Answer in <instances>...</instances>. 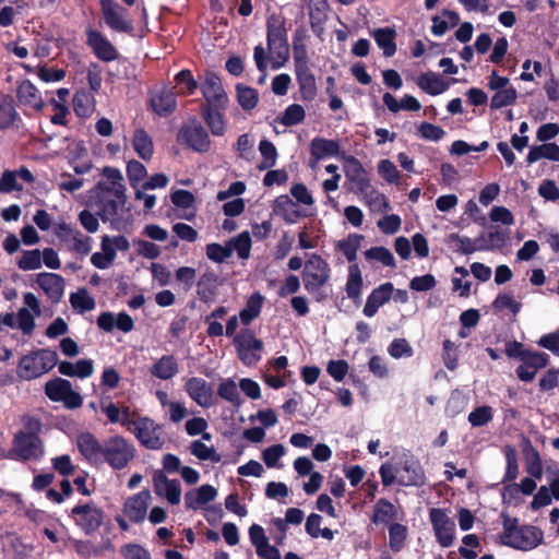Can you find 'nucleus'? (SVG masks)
I'll list each match as a JSON object with an SVG mask.
<instances>
[{"label": "nucleus", "mask_w": 559, "mask_h": 559, "mask_svg": "<svg viewBox=\"0 0 559 559\" xmlns=\"http://www.w3.org/2000/svg\"><path fill=\"white\" fill-rule=\"evenodd\" d=\"M285 19L273 14L266 20V44L270 51L271 67L283 68L289 59V44Z\"/></svg>", "instance_id": "nucleus-1"}, {"label": "nucleus", "mask_w": 559, "mask_h": 559, "mask_svg": "<svg viewBox=\"0 0 559 559\" xmlns=\"http://www.w3.org/2000/svg\"><path fill=\"white\" fill-rule=\"evenodd\" d=\"M301 276L305 289L314 297L316 301L322 302L328 298L321 289L331 276V269L324 259L319 254H312L306 261Z\"/></svg>", "instance_id": "nucleus-2"}, {"label": "nucleus", "mask_w": 559, "mask_h": 559, "mask_svg": "<svg viewBox=\"0 0 559 559\" xmlns=\"http://www.w3.org/2000/svg\"><path fill=\"white\" fill-rule=\"evenodd\" d=\"M100 464L107 463L112 469H123L135 456V448L122 436H112L104 441Z\"/></svg>", "instance_id": "nucleus-3"}, {"label": "nucleus", "mask_w": 559, "mask_h": 559, "mask_svg": "<svg viewBox=\"0 0 559 559\" xmlns=\"http://www.w3.org/2000/svg\"><path fill=\"white\" fill-rule=\"evenodd\" d=\"M58 361V356L51 349H38L21 358L19 376L24 380L36 379L50 371Z\"/></svg>", "instance_id": "nucleus-4"}, {"label": "nucleus", "mask_w": 559, "mask_h": 559, "mask_svg": "<svg viewBox=\"0 0 559 559\" xmlns=\"http://www.w3.org/2000/svg\"><path fill=\"white\" fill-rule=\"evenodd\" d=\"M44 454L43 442L36 431H17L14 435L12 448L8 453V459L14 461H36Z\"/></svg>", "instance_id": "nucleus-5"}, {"label": "nucleus", "mask_w": 559, "mask_h": 559, "mask_svg": "<svg viewBox=\"0 0 559 559\" xmlns=\"http://www.w3.org/2000/svg\"><path fill=\"white\" fill-rule=\"evenodd\" d=\"M74 524L85 534H95L104 524L105 512L95 502H80L69 513Z\"/></svg>", "instance_id": "nucleus-6"}, {"label": "nucleus", "mask_w": 559, "mask_h": 559, "mask_svg": "<svg viewBox=\"0 0 559 559\" xmlns=\"http://www.w3.org/2000/svg\"><path fill=\"white\" fill-rule=\"evenodd\" d=\"M179 143L197 153H207L211 148V138L205 127L195 118H189L177 134Z\"/></svg>", "instance_id": "nucleus-7"}, {"label": "nucleus", "mask_w": 559, "mask_h": 559, "mask_svg": "<svg viewBox=\"0 0 559 559\" xmlns=\"http://www.w3.org/2000/svg\"><path fill=\"white\" fill-rule=\"evenodd\" d=\"M239 360L246 366H255L261 359L263 342L255 337L253 330L241 329L233 338Z\"/></svg>", "instance_id": "nucleus-8"}, {"label": "nucleus", "mask_w": 559, "mask_h": 559, "mask_svg": "<svg viewBox=\"0 0 559 559\" xmlns=\"http://www.w3.org/2000/svg\"><path fill=\"white\" fill-rule=\"evenodd\" d=\"M95 205L98 207L97 215L100 219L106 223L112 218H115L120 207H122L127 201V197L121 200L115 197V192L110 190L108 183L104 181H99L94 190L93 195Z\"/></svg>", "instance_id": "nucleus-9"}, {"label": "nucleus", "mask_w": 559, "mask_h": 559, "mask_svg": "<svg viewBox=\"0 0 559 559\" xmlns=\"http://www.w3.org/2000/svg\"><path fill=\"white\" fill-rule=\"evenodd\" d=\"M200 90L204 98L200 108L228 106V95L223 87L221 78L215 72H205L200 84Z\"/></svg>", "instance_id": "nucleus-10"}, {"label": "nucleus", "mask_w": 559, "mask_h": 559, "mask_svg": "<svg viewBox=\"0 0 559 559\" xmlns=\"http://www.w3.org/2000/svg\"><path fill=\"white\" fill-rule=\"evenodd\" d=\"M429 520L438 544L443 548L451 547L455 537V523L449 518L445 509H429Z\"/></svg>", "instance_id": "nucleus-11"}, {"label": "nucleus", "mask_w": 559, "mask_h": 559, "mask_svg": "<svg viewBox=\"0 0 559 559\" xmlns=\"http://www.w3.org/2000/svg\"><path fill=\"white\" fill-rule=\"evenodd\" d=\"M102 14L106 25L116 32L130 34L133 31L132 21L128 19V11L115 0H99Z\"/></svg>", "instance_id": "nucleus-12"}, {"label": "nucleus", "mask_w": 559, "mask_h": 559, "mask_svg": "<svg viewBox=\"0 0 559 559\" xmlns=\"http://www.w3.org/2000/svg\"><path fill=\"white\" fill-rule=\"evenodd\" d=\"M159 430V425L150 417L144 416L136 419L132 432L144 448L150 450H160L164 447L165 441L157 433Z\"/></svg>", "instance_id": "nucleus-13"}, {"label": "nucleus", "mask_w": 559, "mask_h": 559, "mask_svg": "<svg viewBox=\"0 0 559 559\" xmlns=\"http://www.w3.org/2000/svg\"><path fill=\"white\" fill-rule=\"evenodd\" d=\"M345 177L350 183L348 190L355 194H367L371 183L368 171L354 156H349L345 165Z\"/></svg>", "instance_id": "nucleus-14"}, {"label": "nucleus", "mask_w": 559, "mask_h": 559, "mask_svg": "<svg viewBox=\"0 0 559 559\" xmlns=\"http://www.w3.org/2000/svg\"><path fill=\"white\" fill-rule=\"evenodd\" d=\"M86 45L95 57L104 62H111L119 56L116 47L97 29L88 28L86 31Z\"/></svg>", "instance_id": "nucleus-15"}, {"label": "nucleus", "mask_w": 559, "mask_h": 559, "mask_svg": "<svg viewBox=\"0 0 559 559\" xmlns=\"http://www.w3.org/2000/svg\"><path fill=\"white\" fill-rule=\"evenodd\" d=\"M544 533L534 525H522L511 540H502L503 545L519 550H531L543 544Z\"/></svg>", "instance_id": "nucleus-16"}, {"label": "nucleus", "mask_w": 559, "mask_h": 559, "mask_svg": "<svg viewBox=\"0 0 559 559\" xmlns=\"http://www.w3.org/2000/svg\"><path fill=\"white\" fill-rule=\"evenodd\" d=\"M76 447L81 455L91 464L99 465L104 449L102 443L92 432L84 431L76 437Z\"/></svg>", "instance_id": "nucleus-17"}, {"label": "nucleus", "mask_w": 559, "mask_h": 559, "mask_svg": "<svg viewBox=\"0 0 559 559\" xmlns=\"http://www.w3.org/2000/svg\"><path fill=\"white\" fill-rule=\"evenodd\" d=\"M188 395L201 407H210L213 402V388L202 378H189L185 384Z\"/></svg>", "instance_id": "nucleus-18"}, {"label": "nucleus", "mask_w": 559, "mask_h": 559, "mask_svg": "<svg viewBox=\"0 0 559 559\" xmlns=\"http://www.w3.org/2000/svg\"><path fill=\"white\" fill-rule=\"evenodd\" d=\"M151 495L148 490H142L129 497L123 504V513L132 523L144 521Z\"/></svg>", "instance_id": "nucleus-19"}, {"label": "nucleus", "mask_w": 559, "mask_h": 559, "mask_svg": "<svg viewBox=\"0 0 559 559\" xmlns=\"http://www.w3.org/2000/svg\"><path fill=\"white\" fill-rule=\"evenodd\" d=\"M154 490L157 496H164L167 501L175 506L180 502L181 487L177 479H169L167 476L158 471L153 476Z\"/></svg>", "instance_id": "nucleus-20"}, {"label": "nucleus", "mask_w": 559, "mask_h": 559, "mask_svg": "<svg viewBox=\"0 0 559 559\" xmlns=\"http://www.w3.org/2000/svg\"><path fill=\"white\" fill-rule=\"evenodd\" d=\"M394 292V286L391 282L383 283L373 288L367 297L362 313L372 318L378 312L379 308L390 301Z\"/></svg>", "instance_id": "nucleus-21"}, {"label": "nucleus", "mask_w": 559, "mask_h": 559, "mask_svg": "<svg viewBox=\"0 0 559 559\" xmlns=\"http://www.w3.org/2000/svg\"><path fill=\"white\" fill-rule=\"evenodd\" d=\"M227 108L228 106L200 108V116L214 136H223L227 131Z\"/></svg>", "instance_id": "nucleus-22"}, {"label": "nucleus", "mask_w": 559, "mask_h": 559, "mask_svg": "<svg viewBox=\"0 0 559 559\" xmlns=\"http://www.w3.org/2000/svg\"><path fill=\"white\" fill-rule=\"evenodd\" d=\"M533 356L522 360V364L515 369L516 377L522 382L533 381L538 370L549 365V356L546 353L536 352Z\"/></svg>", "instance_id": "nucleus-23"}, {"label": "nucleus", "mask_w": 559, "mask_h": 559, "mask_svg": "<svg viewBox=\"0 0 559 559\" xmlns=\"http://www.w3.org/2000/svg\"><path fill=\"white\" fill-rule=\"evenodd\" d=\"M36 283L52 302L61 300L64 292V280L61 275L47 272L39 273Z\"/></svg>", "instance_id": "nucleus-24"}, {"label": "nucleus", "mask_w": 559, "mask_h": 559, "mask_svg": "<svg viewBox=\"0 0 559 559\" xmlns=\"http://www.w3.org/2000/svg\"><path fill=\"white\" fill-rule=\"evenodd\" d=\"M403 475L399 478L401 486L421 487L426 484V474L420 462L415 457H409L404 461Z\"/></svg>", "instance_id": "nucleus-25"}, {"label": "nucleus", "mask_w": 559, "mask_h": 559, "mask_svg": "<svg viewBox=\"0 0 559 559\" xmlns=\"http://www.w3.org/2000/svg\"><path fill=\"white\" fill-rule=\"evenodd\" d=\"M340 152L341 146L336 140L317 136L310 142V156L313 163H318L325 157L337 156Z\"/></svg>", "instance_id": "nucleus-26"}, {"label": "nucleus", "mask_w": 559, "mask_h": 559, "mask_svg": "<svg viewBox=\"0 0 559 559\" xmlns=\"http://www.w3.org/2000/svg\"><path fill=\"white\" fill-rule=\"evenodd\" d=\"M152 110L160 117L173 114L177 108V97L171 90H162L150 98Z\"/></svg>", "instance_id": "nucleus-27"}, {"label": "nucleus", "mask_w": 559, "mask_h": 559, "mask_svg": "<svg viewBox=\"0 0 559 559\" xmlns=\"http://www.w3.org/2000/svg\"><path fill=\"white\" fill-rule=\"evenodd\" d=\"M296 81L299 86L300 97L305 102H311L316 98L318 88L316 76L310 68L295 70Z\"/></svg>", "instance_id": "nucleus-28"}, {"label": "nucleus", "mask_w": 559, "mask_h": 559, "mask_svg": "<svg viewBox=\"0 0 559 559\" xmlns=\"http://www.w3.org/2000/svg\"><path fill=\"white\" fill-rule=\"evenodd\" d=\"M399 512L396 507L388 499L380 498L373 506L371 522L378 524H391V522L399 520Z\"/></svg>", "instance_id": "nucleus-29"}, {"label": "nucleus", "mask_w": 559, "mask_h": 559, "mask_svg": "<svg viewBox=\"0 0 559 559\" xmlns=\"http://www.w3.org/2000/svg\"><path fill=\"white\" fill-rule=\"evenodd\" d=\"M417 86L425 93L436 96L442 94L449 88V83L435 72H426L418 76Z\"/></svg>", "instance_id": "nucleus-30"}, {"label": "nucleus", "mask_w": 559, "mask_h": 559, "mask_svg": "<svg viewBox=\"0 0 559 559\" xmlns=\"http://www.w3.org/2000/svg\"><path fill=\"white\" fill-rule=\"evenodd\" d=\"M132 146L140 158L145 162L152 159L154 154L153 140L143 128H138L134 130Z\"/></svg>", "instance_id": "nucleus-31"}, {"label": "nucleus", "mask_w": 559, "mask_h": 559, "mask_svg": "<svg viewBox=\"0 0 559 559\" xmlns=\"http://www.w3.org/2000/svg\"><path fill=\"white\" fill-rule=\"evenodd\" d=\"M16 97L21 104L36 109L43 107V99L38 90L29 80H23L16 88Z\"/></svg>", "instance_id": "nucleus-32"}, {"label": "nucleus", "mask_w": 559, "mask_h": 559, "mask_svg": "<svg viewBox=\"0 0 559 559\" xmlns=\"http://www.w3.org/2000/svg\"><path fill=\"white\" fill-rule=\"evenodd\" d=\"M329 3L326 0H310L309 5V17L310 27L317 35H320L323 31V24L328 19L326 11Z\"/></svg>", "instance_id": "nucleus-33"}, {"label": "nucleus", "mask_w": 559, "mask_h": 559, "mask_svg": "<svg viewBox=\"0 0 559 559\" xmlns=\"http://www.w3.org/2000/svg\"><path fill=\"white\" fill-rule=\"evenodd\" d=\"M377 45L383 50L385 57H392L396 52V32L392 27H379L371 33Z\"/></svg>", "instance_id": "nucleus-34"}, {"label": "nucleus", "mask_w": 559, "mask_h": 559, "mask_svg": "<svg viewBox=\"0 0 559 559\" xmlns=\"http://www.w3.org/2000/svg\"><path fill=\"white\" fill-rule=\"evenodd\" d=\"M177 372L178 364L173 355L162 356L151 368V373L160 380H169Z\"/></svg>", "instance_id": "nucleus-35"}, {"label": "nucleus", "mask_w": 559, "mask_h": 559, "mask_svg": "<svg viewBox=\"0 0 559 559\" xmlns=\"http://www.w3.org/2000/svg\"><path fill=\"white\" fill-rule=\"evenodd\" d=\"M263 302L264 297L259 292L248 298L245 308L239 311V319L243 325H249L260 316Z\"/></svg>", "instance_id": "nucleus-36"}, {"label": "nucleus", "mask_w": 559, "mask_h": 559, "mask_svg": "<svg viewBox=\"0 0 559 559\" xmlns=\"http://www.w3.org/2000/svg\"><path fill=\"white\" fill-rule=\"evenodd\" d=\"M540 158L559 162V145L556 143H544L532 146L526 156L527 164H534Z\"/></svg>", "instance_id": "nucleus-37"}, {"label": "nucleus", "mask_w": 559, "mask_h": 559, "mask_svg": "<svg viewBox=\"0 0 559 559\" xmlns=\"http://www.w3.org/2000/svg\"><path fill=\"white\" fill-rule=\"evenodd\" d=\"M345 290L348 298L353 300L360 298L362 292V276L358 264L349 265Z\"/></svg>", "instance_id": "nucleus-38"}, {"label": "nucleus", "mask_w": 559, "mask_h": 559, "mask_svg": "<svg viewBox=\"0 0 559 559\" xmlns=\"http://www.w3.org/2000/svg\"><path fill=\"white\" fill-rule=\"evenodd\" d=\"M364 236L360 234H349L345 239L337 242L336 248L342 251L346 260L352 263L357 259V251L360 248Z\"/></svg>", "instance_id": "nucleus-39"}, {"label": "nucleus", "mask_w": 559, "mask_h": 559, "mask_svg": "<svg viewBox=\"0 0 559 559\" xmlns=\"http://www.w3.org/2000/svg\"><path fill=\"white\" fill-rule=\"evenodd\" d=\"M408 536V530L406 525L393 522L389 525V546L393 552H400L404 546Z\"/></svg>", "instance_id": "nucleus-40"}, {"label": "nucleus", "mask_w": 559, "mask_h": 559, "mask_svg": "<svg viewBox=\"0 0 559 559\" xmlns=\"http://www.w3.org/2000/svg\"><path fill=\"white\" fill-rule=\"evenodd\" d=\"M71 386L70 381L55 378L46 382L45 394L52 402H61Z\"/></svg>", "instance_id": "nucleus-41"}, {"label": "nucleus", "mask_w": 559, "mask_h": 559, "mask_svg": "<svg viewBox=\"0 0 559 559\" xmlns=\"http://www.w3.org/2000/svg\"><path fill=\"white\" fill-rule=\"evenodd\" d=\"M236 92L237 102L243 110L250 111L257 107L259 102V94L257 90L242 84H237Z\"/></svg>", "instance_id": "nucleus-42"}, {"label": "nucleus", "mask_w": 559, "mask_h": 559, "mask_svg": "<svg viewBox=\"0 0 559 559\" xmlns=\"http://www.w3.org/2000/svg\"><path fill=\"white\" fill-rule=\"evenodd\" d=\"M103 176L107 179L110 190L115 192V197L118 199H124L126 187L122 183L123 177L119 169L106 166L103 169Z\"/></svg>", "instance_id": "nucleus-43"}, {"label": "nucleus", "mask_w": 559, "mask_h": 559, "mask_svg": "<svg viewBox=\"0 0 559 559\" xmlns=\"http://www.w3.org/2000/svg\"><path fill=\"white\" fill-rule=\"evenodd\" d=\"M175 81L179 86L178 94L182 96L193 95L199 87L198 81L192 75V72L188 69L179 71L175 75Z\"/></svg>", "instance_id": "nucleus-44"}, {"label": "nucleus", "mask_w": 559, "mask_h": 559, "mask_svg": "<svg viewBox=\"0 0 559 559\" xmlns=\"http://www.w3.org/2000/svg\"><path fill=\"white\" fill-rule=\"evenodd\" d=\"M227 242L231 253L236 251L241 260H247L250 257L252 242L249 231H242L236 237L230 238Z\"/></svg>", "instance_id": "nucleus-45"}, {"label": "nucleus", "mask_w": 559, "mask_h": 559, "mask_svg": "<svg viewBox=\"0 0 559 559\" xmlns=\"http://www.w3.org/2000/svg\"><path fill=\"white\" fill-rule=\"evenodd\" d=\"M17 112L9 96L0 97V129L7 130L11 128L17 118Z\"/></svg>", "instance_id": "nucleus-46"}, {"label": "nucleus", "mask_w": 559, "mask_h": 559, "mask_svg": "<svg viewBox=\"0 0 559 559\" xmlns=\"http://www.w3.org/2000/svg\"><path fill=\"white\" fill-rule=\"evenodd\" d=\"M71 306L81 312L91 311L95 308V300L85 287L79 288L70 296Z\"/></svg>", "instance_id": "nucleus-47"}, {"label": "nucleus", "mask_w": 559, "mask_h": 559, "mask_svg": "<svg viewBox=\"0 0 559 559\" xmlns=\"http://www.w3.org/2000/svg\"><path fill=\"white\" fill-rule=\"evenodd\" d=\"M259 151L262 156V162L258 166L260 170L269 169L276 164L277 150L271 141L266 139L261 140L259 143Z\"/></svg>", "instance_id": "nucleus-48"}, {"label": "nucleus", "mask_w": 559, "mask_h": 559, "mask_svg": "<svg viewBox=\"0 0 559 559\" xmlns=\"http://www.w3.org/2000/svg\"><path fill=\"white\" fill-rule=\"evenodd\" d=\"M518 93L513 86L496 92L490 99V108L493 110L501 109L509 105H513L516 100Z\"/></svg>", "instance_id": "nucleus-49"}, {"label": "nucleus", "mask_w": 559, "mask_h": 559, "mask_svg": "<svg viewBox=\"0 0 559 559\" xmlns=\"http://www.w3.org/2000/svg\"><path fill=\"white\" fill-rule=\"evenodd\" d=\"M306 111L299 104H292L286 107L280 122L285 127H293L301 123L305 120Z\"/></svg>", "instance_id": "nucleus-50"}, {"label": "nucleus", "mask_w": 559, "mask_h": 559, "mask_svg": "<svg viewBox=\"0 0 559 559\" xmlns=\"http://www.w3.org/2000/svg\"><path fill=\"white\" fill-rule=\"evenodd\" d=\"M449 240L450 242L456 243V252L465 255L472 254L476 251H483L484 248L480 245H476V242L473 241V239H471L469 237L462 236L456 233L450 234Z\"/></svg>", "instance_id": "nucleus-51"}, {"label": "nucleus", "mask_w": 559, "mask_h": 559, "mask_svg": "<svg viewBox=\"0 0 559 559\" xmlns=\"http://www.w3.org/2000/svg\"><path fill=\"white\" fill-rule=\"evenodd\" d=\"M190 451L192 455L198 457L201 461H212L213 463H219L222 460L221 454H218L214 448H209L201 440H194L190 445Z\"/></svg>", "instance_id": "nucleus-52"}, {"label": "nucleus", "mask_w": 559, "mask_h": 559, "mask_svg": "<svg viewBox=\"0 0 559 559\" xmlns=\"http://www.w3.org/2000/svg\"><path fill=\"white\" fill-rule=\"evenodd\" d=\"M217 394L223 400L230 402L234 406H237V407L240 406V404L242 402L240 399L238 388H237L235 381L231 379H227V380L223 381L222 383H219L218 389H217Z\"/></svg>", "instance_id": "nucleus-53"}, {"label": "nucleus", "mask_w": 559, "mask_h": 559, "mask_svg": "<svg viewBox=\"0 0 559 559\" xmlns=\"http://www.w3.org/2000/svg\"><path fill=\"white\" fill-rule=\"evenodd\" d=\"M508 235L498 226L492 227L487 234V242L480 243L483 251L501 249L506 246Z\"/></svg>", "instance_id": "nucleus-54"}, {"label": "nucleus", "mask_w": 559, "mask_h": 559, "mask_svg": "<svg viewBox=\"0 0 559 559\" xmlns=\"http://www.w3.org/2000/svg\"><path fill=\"white\" fill-rule=\"evenodd\" d=\"M19 269L23 271L37 270L41 266V252L39 249L26 250L17 261Z\"/></svg>", "instance_id": "nucleus-55"}, {"label": "nucleus", "mask_w": 559, "mask_h": 559, "mask_svg": "<svg viewBox=\"0 0 559 559\" xmlns=\"http://www.w3.org/2000/svg\"><path fill=\"white\" fill-rule=\"evenodd\" d=\"M205 250L206 257L215 263H223L231 257L228 242L225 246L216 242L207 243Z\"/></svg>", "instance_id": "nucleus-56"}, {"label": "nucleus", "mask_w": 559, "mask_h": 559, "mask_svg": "<svg viewBox=\"0 0 559 559\" xmlns=\"http://www.w3.org/2000/svg\"><path fill=\"white\" fill-rule=\"evenodd\" d=\"M361 195L366 199L369 206L377 211L386 212L391 209L388 198L372 187H370L367 194Z\"/></svg>", "instance_id": "nucleus-57"}, {"label": "nucleus", "mask_w": 559, "mask_h": 559, "mask_svg": "<svg viewBox=\"0 0 559 559\" xmlns=\"http://www.w3.org/2000/svg\"><path fill=\"white\" fill-rule=\"evenodd\" d=\"M522 305L516 301L512 294H499L492 302V308L496 311L509 309L513 314H518Z\"/></svg>", "instance_id": "nucleus-58"}, {"label": "nucleus", "mask_w": 559, "mask_h": 559, "mask_svg": "<svg viewBox=\"0 0 559 559\" xmlns=\"http://www.w3.org/2000/svg\"><path fill=\"white\" fill-rule=\"evenodd\" d=\"M367 259L377 260L384 266H395V260L392 252L385 247H372L365 252Z\"/></svg>", "instance_id": "nucleus-59"}, {"label": "nucleus", "mask_w": 559, "mask_h": 559, "mask_svg": "<svg viewBox=\"0 0 559 559\" xmlns=\"http://www.w3.org/2000/svg\"><path fill=\"white\" fill-rule=\"evenodd\" d=\"M293 52H294L295 70L310 68L307 47L302 43V40L300 38H298L297 36L294 37Z\"/></svg>", "instance_id": "nucleus-60"}, {"label": "nucleus", "mask_w": 559, "mask_h": 559, "mask_svg": "<svg viewBox=\"0 0 559 559\" xmlns=\"http://www.w3.org/2000/svg\"><path fill=\"white\" fill-rule=\"evenodd\" d=\"M284 454L285 447L283 444H274L263 450L262 460L269 468L282 467L278 461Z\"/></svg>", "instance_id": "nucleus-61"}, {"label": "nucleus", "mask_w": 559, "mask_h": 559, "mask_svg": "<svg viewBox=\"0 0 559 559\" xmlns=\"http://www.w3.org/2000/svg\"><path fill=\"white\" fill-rule=\"evenodd\" d=\"M492 419V408L484 405L476 407L468 415V421L473 427H481Z\"/></svg>", "instance_id": "nucleus-62"}, {"label": "nucleus", "mask_w": 559, "mask_h": 559, "mask_svg": "<svg viewBox=\"0 0 559 559\" xmlns=\"http://www.w3.org/2000/svg\"><path fill=\"white\" fill-rule=\"evenodd\" d=\"M391 357L400 359L413 356V348L405 338H394L388 347Z\"/></svg>", "instance_id": "nucleus-63"}, {"label": "nucleus", "mask_w": 559, "mask_h": 559, "mask_svg": "<svg viewBox=\"0 0 559 559\" xmlns=\"http://www.w3.org/2000/svg\"><path fill=\"white\" fill-rule=\"evenodd\" d=\"M253 146V139L248 133H243L238 136L236 142V151L238 152V156L240 158L250 160L254 156Z\"/></svg>", "instance_id": "nucleus-64"}]
</instances>
